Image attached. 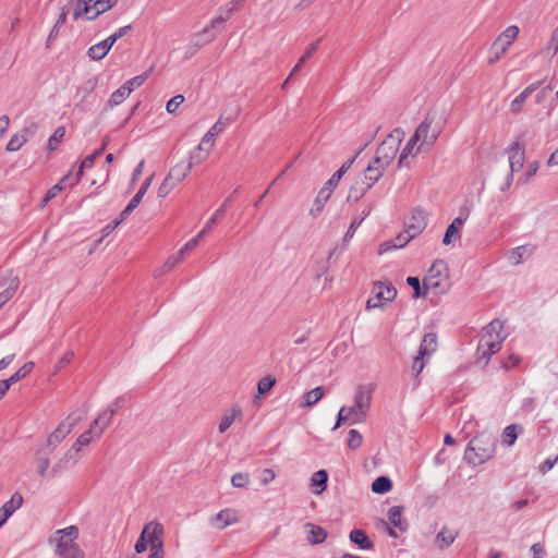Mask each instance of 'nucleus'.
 Wrapping results in <instances>:
<instances>
[{
	"label": "nucleus",
	"instance_id": "nucleus-58",
	"mask_svg": "<svg viewBox=\"0 0 558 558\" xmlns=\"http://www.w3.org/2000/svg\"><path fill=\"white\" fill-rule=\"evenodd\" d=\"M407 283L411 288H413V290H414V298L415 299H418V298L425 295V292L427 290H422L421 282H420V279L417 277H408L407 278Z\"/></svg>",
	"mask_w": 558,
	"mask_h": 558
},
{
	"label": "nucleus",
	"instance_id": "nucleus-23",
	"mask_svg": "<svg viewBox=\"0 0 558 558\" xmlns=\"http://www.w3.org/2000/svg\"><path fill=\"white\" fill-rule=\"evenodd\" d=\"M371 187L372 186H368V184L364 180L357 177L355 182L349 190L347 202H359Z\"/></svg>",
	"mask_w": 558,
	"mask_h": 558
},
{
	"label": "nucleus",
	"instance_id": "nucleus-9",
	"mask_svg": "<svg viewBox=\"0 0 558 558\" xmlns=\"http://www.w3.org/2000/svg\"><path fill=\"white\" fill-rule=\"evenodd\" d=\"M519 35V27L511 25L507 27L493 43L489 50V63L497 62L512 45L513 40Z\"/></svg>",
	"mask_w": 558,
	"mask_h": 558
},
{
	"label": "nucleus",
	"instance_id": "nucleus-19",
	"mask_svg": "<svg viewBox=\"0 0 558 558\" xmlns=\"http://www.w3.org/2000/svg\"><path fill=\"white\" fill-rule=\"evenodd\" d=\"M114 416V410L105 409L100 412L97 417L90 424L93 430H95V437L99 438L105 429L111 424Z\"/></svg>",
	"mask_w": 558,
	"mask_h": 558
},
{
	"label": "nucleus",
	"instance_id": "nucleus-55",
	"mask_svg": "<svg viewBox=\"0 0 558 558\" xmlns=\"http://www.w3.org/2000/svg\"><path fill=\"white\" fill-rule=\"evenodd\" d=\"M65 131L62 126L58 128L48 141V148L54 150L59 143L62 141Z\"/></svg>",
	"mask_w": 558,
	"mask_h": 558
},
{
	"label": "nucleus",
	"instance_id": "nucleus-26",
	"mask_svg": "<svg viewBox=\"0 0 558 558\" xmlns=\"http://www.w3.org/2000/svg\"><path fill=\"white\" fill-rule=\"evenodd\" d=\"M210 149L211 148H209V145L204 144L202 140L201 143L190 153V160L187 165H191L193 168L195 165L205 161L209 156Z\"/></svg>",
	"mask_w": 558,
	"mask_h": 558
},
{
	"label": "nucleus",
	"instance_id": "nucleus-37",
	"mask_svg": "<svg viewBox=\"0 0 558 558\" xmlns=\"http://www.w3.org/2000/svg\"><path fill=\"white\" fill-rule=\"evenodd\" d=\"M233 194L229 195L225 202L222 203V205L214 213V215L207 220L206 222V229H211L213 226L218 221L219 218H221L222 216H225V214L227 213L228 208L232 205L233 203Z\"/></svg>",
	"mask_w": 558,
	"mask_h": 558
},
{
	"label": "nucleus",
	"instance_id": "nucleus-30",
	"mask_svg": "<svg viewBox=\"0 0 558 558\" xmlns=\"http://www.w3.org/2000/svg\"><path fill=\"white\" fill-rule=\"evenodd\" d=\"M437 350V336L434 332H428L424 336L418 354L429 357Z\"/></svg>",
	"mask_w": 558,
	"mask_h": 558
},
{
	"label": "nucleus",
	"instance_id": "nucleus-42",
	"mask_svg": "<svg viewBox=\"0 0 558 558\" xmlns=\"http://www.w3.org/2000/svg\"><path fill=\"white\" fill-rule=\"evenodd\" d=\"M392 488V482L387 476H378L372 483V490L376 494H385L388 493Z\"/></svg>",
	"mask_w": 558,
	"mask_h": 558
},
{
	"label": "nucleus",
	"instance_id": "nucleus-35",
	"mask_svg": "<svg viewBox=\"0 0 558 558\" xmlns=\"http://www.w3.org/2000/svg\"><path fill=\"white\" fill-rule=\"evenodd\" d=\"M242 416V411L240 408H233L229 412H227L219 423L218 429L219 433L223 434L226 433L229 427L232 425V423L238 418Z\"/></svg>",
	"mask_w": 558,
	"mask_h": 558
},
{
	"label": "nucleus",
	"instance_id": "nucleus-57",
	"mask_svg": "<svg viewBox=\"0 0 558 558\" xmlns=\"http://www.w3.org/2000/svg\"><path fill=\"white\" fill-rule=\"evenodd\" d=\"M458 239H460V232H458V229L453 226H448L442 238V244L449 245Z\"/></svg>",
	"mask_w": 558,
	"mask_h": 558
},
{
	"label": "nucleus",
	"instance_id": "nucleus-17",
	"mask_svg": "<svg viewBox=\"0 0 558 558\" xmlns=\"http://www.w3.org/2000/svg\"><path fill=\"white\" fill-rule=\"evenodd\" d=\"M23 505V496L15 492L10 500L3 504V506L0 508V520L5 524V522L9 520V518L22 507Z\"/></svg>",
	"mask_w": 558,
	"mask_h": 558
},
{
	"label": "nucleus",
	"instance_id": "nucleus-47",
	"mask_svg": "<svg viewBox=\"0 0 558 558\" xmlns=\"http://www.w3.org/2000/svg\"><path fill=\"white\" fill-rule=\"evenodd\" d=\"M19 287V279L15 277L10 281L9 287L0 292V308L11 300Z\"/></svg>",
	"mask_w": 558,
	"mask_h": 558
},
{
	"label": "nucleus",
	"instance_id": "nucleus-45",
	"mask_svg": "<svg viewBox=\"0 0 558 558\" xmlns=\"http://www.w3.org/2000/svg\"><path fill=\"white\" fill-rule=\"evenodd\" d=\"M150 72H151V69H149L147 72H145L141 75H137V76H134V77L128 80L123 84V86H124V88H126L128 93L131 94L135 88L142 86L145 83V81L148 78Z\"/></svg>",
	"mask_w": 558,
	"mask_h": 558
},
{
	"label": "nucleus",
	"instance_id": "nucleus-64",
	"mask_svg": "<svg viewBox=\"0 0 558 558\" xmlns=\"http://www.w3.org/2000/svg\"><path fill=\"white\" fill-rule=\"evenodd\" d=\"M64 189V186L61 184V182H58L57 184H54L53 186H51L47 193H46V196L43 201V206H45L47 203H49L52 198H54L62 190Z\"/></svg>",
	"mask_w": 558,
	"mask_h": 558
},
{
	"label": "nucleus",
	"instance_id": "nucleus-13",
	"mask_svg": "<svg viewBox=\"0 0 558 558\" xmlns=\"http://www.w3.org/2000/svg\"><path fill=\"white\" fill-rule=\"evenodd\" d=\"M507 153L510 167L509 173H512L514 175V173L519 172L523 168L525 159L524 146L521 145L519 142H514L507 149Z\"/></svg>",
	"mask_w": 558,
	"mask_h": 558
},
{
	"label": "nucleus",
	"instance_id": "nucleus-44",
	"mask_svg": "<svg viewBox=\"0 0 558 558\" xmlns=\"http://www.w3.org/2000/svg\"><path fill=\"white\" fill-rule=\"evenodd\" d=\"M129 96L130 94L128 93L126 88H124V86L122 85L111 94L107 107H117L121 105Z\"/></svg>",
	"mask_w": 558,
	"mask_h": 558
},
{
	"label": "nucleus",
	"instance_id": "nucleus-11",
	"mask_svg": "<svg viewBox=\"0 0 558 558\" xmlns=\"http://www.w3.org/2000/svg\"><path fill=\"white\" fill-rule=\"evenodd\" d=\"M82 420L81 415L72 413L62 421L47 439V446L50 447V450L52 451Z\"/></svg>",
	"mask_w": 558,
	"mask_h": 558
},
{
	"label": "nucleus",
	"instance_id": "nucleus-41",
	"mask_svg": "<svg viewBox=\"0 0 558 558\" xmlns=\"http://www.w3.org/2000/svg\"><path fill=\"white\" fill-rule=\"evenodd\" d=\"M182 260L181 256L175 253L173 255H171L165 263L162 266H160L159 268H157L154 272V276L156 278L158 277H161L163 275H166L167 272H169L175 265H178L180 262Z\"/></svg>",
	"mask_w": 558,
	"mask_h": 558
},
{
	"label": "nucleus",
	"instance_id": "nucleus-40",
	"mask_svg": "<svg viewBox=\"0 0 558 558\" xmlns=\"http://www.w3.org/2000/svg\"><path fill=\"white\" fill-rule=\"evenodd\" d=\"M109 51H110V48L102 41H99V43L93 45L88 49L87 56L92 60L99 61V60L104 59L108 54Z\"/></svg>",
	"mask_w": 558,
	"mask_h": 558
},
{
	"label": "nucleus",
	"instance_id": "nucleus-29",
	"mask_svg": "<svg viewBox=\"0 0 558 558\" xmlns=\"http://www.w3.org/2000/svg\"><path fill=\"white\" fill-rule=\"evenodd\" d=\"M304 527L308 533L307 542L312 545L320 544L327 537V532L322 526L315 525L313 523H306Z\"/></svg>",
	"mask_w": 558,
	"mask_h": 558
},
{
	"label": "nucleus",
	"instance_id": "nucleus-27",
	"mask_svg": "<svg viewBox=\"0 0 558 558\" xmlns=\"http://www.w3.org/2000/svg\"><path fill=\"white\" fill-rule=\"evenodd\" d=\"M332 192H333V190H331L330 187H328L326 185H324L320 189L316 199L314 201V205H313V207L311 209V215L313 217H317L322 213V210L324 209L326 203L330 198Z\"/></svg>",
	"mask_w": 558,
	"mask_h": 558
},
{
	"label": "nucleus",
	"instance_id": "nucleus-56",
	"mask_svg": "<svg viewBox=\"0 0 558 558\" xmlns=\"http://www.w3.org/2000/svg\"><path fill=\"white\" fill-rule=\"evenodd\" d=\"M248 481H250L248 474L242 473V472H238V473L233 474L231 477V484L233 487H236V488L245 487L248 484Z\"/></svg>",
	"mask_w": 558,
	"mask_h": 558
},
{
	"label": "nucleus",
	"instance_id": "nucleus-54",
	"mask_svg": "<svg viewBox=\"0 0 558 558\" xmlns=\"http://www.w3.org/2000/svg\"><path fill=\"white\" fill-rule=\"evenodd\" d=\"M276 384V379L271 376H266V377H263L258 383H257V391H258V395H265Z\"/></svg>",
	"mask_w": 558,
	"mask_h": 558
},
{
	"label": "nucleus",
	"instance_id": "nucleus-50",
	"mask_svg": "<svg viewBox=\"0 0 558 558\" xmlns=\"http://www.w3.org/2000/svg\"><path fill=\"white\" fill-rule=\"evenodd\" d=\"M319 40L310 45L305 50L304 54L300 58L293 70L291 71V75H294L301 66L316 52L318 49Z\"/></svg>",
	"mask_w": 558,
	"mask_h": 558
},
{
	"label": "nucleus",
	"instance_id": "nucleus-12",
	"mask_svg": "<svg viewBox=\"0 0 558 558\" xmlns=\"http://www.w3.org/2000/svg\"><path fill=\"white\" fill-rule=\"evenodd\" d=\"M163 526L156 522L150 521L145 524L142 534L146 537V541L150 544L149 551H154V548H159V551H163Z\"/></svg>",
	"mask_w": 558,
	"mask_h": 558
},
{
	"label": "nucleus",
	"instance_id": "nucleus-48",
	"mask_svg": "<svg viewBox=\"0 0 558 558\" xmlns=\"http://www.w3.org/2000/svg\"><path fill=\"white\" fill-rule=\"evenodd\" d=\"M34 368V362H27L23 366H21L13 375H11L8 379L12 385L16 384L19 380L25 378Z\"/></svg>",
	"mask_w": 558,
	"mask_h": 558
},
{
	"label": "nucleus",
	"instance_id": "nucleus-49",
	"mask_svg": "<svg viewBox=\"0 0 558 558\" xmlns=\"http://www.w3.org/2000/svg\"><path fill=\"white\" fill-rule=\"evenodd\" d=\"M37 472L40 476H44L49 469L50 459L48 453H44L41 450L36 452Z\"/></svg>",
	"mask_w": 558,
	"mask_h": 558
},
{
	"label": "nucleus",
	"instance_id": "nucleus-43",
	"mask_svg": "<svg viewBox=\"0 0 558 558\" xmlns=\"http://www.w3.org/2000/svg\"><path fill=\"white\" fill-rule=\"evenodd\" d=\"M417 146H418L417 143H413L412 137H411L400 154V157L398 160L400 168L407 166V159L409 156L414 157L418 153V151H416Z\"/></svg>",
	"mask_w": 558,
	"mask_h": 558
},
{
	"label": "nucleus",
	"instance_id": "nucleus-46",
	"mask_svg": "<svg viewBox=\"0 0 558 558\" xmlns=\"http://www.w3.org/2000/svg\"><path fill=\"white\" fill-rule=\"evenodd\" d=\"M96 158H97V156L95 155V153H93L82 160V162L78 167V170L76 172V175L73 179V181L71 182V185L76 184L81 180L85 169H89L94 166Z\"/></svg>",
	"mask_w": 558,
	"mask_h": 558
},
{
	"label": "nucleus",
	"instance_id": "nucleus-14",
	"mask_svg": "<svg viewBox=\"0 0 558 558\" xmlns=\"http://www.w3.org/2000/svg\"><path fill=\"white\" fill-rule=\"evenodd\" d=\"M234 117H220L216 123L202 137L204 144H208L213 148L216 136L221 133L232 121Z\"/></svg>",
	"mask_w": 558,
	"mask_h": 558
},
{
	"label": "nucleus",
	"instance_id": "nucleus-63",
	"mask_svg": "<svg viewBox=\"0 0 558 558\" xmlns=\"http://www.w3.org/2000/svg\"><path fill=\"white\" fill-rule=\"evenodd\" d=\"M38 124L36 122H27L20 131V134L23 135V137H25L26 141H28L36 134Z\"/></svg>",
	"mask_w": 558,
	"mask_h": 558
},
{
	"label": "nucleus",
	"instance_id": "nucleus-5",
	"mask_svg": "<svg viewBox=\"0 0 558 558\" xmlns=\"http://www.w3.org/2000/svg\"><path fill=\"white\" fill-rule=\"evenodd\" d=\"M243 1L244 0H233L221 7L220 12H225L226 15H220L216 19H213L208 27L204 28L201 33L194 36L193 45L195 47H202L205 44L214 40L215 35L211 34L210 31L216 28L218 25L222 24L233 12L238 11Z\"/></svg>",
	"mask_w": 558,
	"mask_h": 558
},
{
	"label": "nucleus",
	"instance_id": "nucleus-22",
	"mask_svg": "<svg viewBox=\"0 0 558 558\" xmlns=\"http://www.w3.org/2000/svg\"><path fill=\"white\" fill-rule=\"evenodd\" d=\"M414 236L408 231L404 230L400 234H398L393 240L385 242L380 245V253L387 252L389 250L402 248L405 246Z\"/></svg>",
	"mask_w": 558,
	"mask_h": 558
},
{
	"label": "nucleus",
	"instance_id": "nucleus-8",
	"mask_svg": "<svg viewBox=\"0 0 558 558\" xmlns=\"http://www.w3.org/2000/svg\"><path fill=\"white\" fill-rule=\"evenodd\" d=\"M397 296L396 288L390 283L375 282L372 288V296L366 302L368 311L383 308L385 304L392 302Z\"/></svg>",
	"mask_w": 558,
	"mask_h": 558
},
{
	"label": "nucleus",
	"instance_id": "nucleus-60",
	"mask_svg": "<svg viewBox=\"0 0 558 558\" xmlns=\"http://www.w3.org/2000/svg\"><path fill=\"white\" fill-rule=\"evenodd\" d=\"M349 436L348 445L351 449H357L362 446L363 437L356 429H351Z\"/></svg>",
	"mask_w": 558,
	"mask_h": 558
},
{
	"label": "nucleus",
	"instance_id": "nucleus-7",
	"mask_svg": "<svg viewBox=\"0 0 558 558\" xmlns=\"http://www.w3.org/2000/svg\"><path fill=\"white\" fill-rule=\"evenodd\" d=\"M400 143V132L395 130L377 147L376 154L373 157L374 163H379L387 168L396 158Z\"/></svg>",
	"mask_w": 558,
	"mask_h": 558
},
{
	"label": "nucleus",
	"instance_id": "nucleus-10",
	"mask_svg": "<svg viewBox=\"0 0 558 558\" xmlns=\"http://www.w3.org/2000/svg\"><path fill=\"white\" fill-rule=\"evenodd\" d=\"M439 131L437 129L432 130V120L426 118L415 130L414 134L411 136L413 143H417L416 151H420L421 148L426 147L430 148L437 141Z\"/></svg>",
	"mask_w": 558,
	"mask_h": 558
},
{
	"label": "nucleus",
	"instance_id": "nucleus-59",
	"mask_svg": "<svg viewBox=\"0 0 558 558\" xmlns=\"http://www.w3.org/2000/svg\"><path fill=\"white\" fill-rule=\"evenodd\" d=\"M184 102L183 95L173 96L166 105V110L168 113H174L178 108Z\"/></svg>",
	"mask_w": 558,
	"mask_h": 558
},
{
	"label": "nucleus",
	"instance_id": "nucleus-2",
	"mask_svg": "<svg viewBox=\"0 0 558 558\" xmlns=\"http://www.w3.org/2000/svg\"><path fill=\"white\" fill-rule=\"evenodd\" d=\"M497 441L492 432L483 430L473 437L464 452V459L474 466L490 460L496 452Z\"/></svg>",
	"mask_w": 558,
	"mask_h": 558
},
{
	"label": "nucleus",
	"instance_id": "nucleus-3",
	"mask_svg": "<svg viewBox=\"0 0 558 558\" xmlns=\"http://www.w3.org/2000/svg\"><path fill=\"white\" fill-rule=\"evenodd\" d=\"M507 338L504 323L499 319L492 320L485 328L477 345V353L482 360L488 361L497 353Z\"/></svg>",
	"mask_w": 558,
	"mask_h": 558
},
{
	"label": "nucleus",
	"instance_id": "nucleus-15",
	"mask_svg": "<svg viewBox=\"0 0 558 558\" xmlns=\"http://www.w3.org/2000/svg\"><path fill=\"white\" fill-rule=\"evenodd\" d=\"M386 167L379 163H374V159H372L366 167V169L359 177L364 180L368 186H373L376 182L380 180Z\"/></svg>",
	"mask_w": 558,
	"mask_h": 558
},
{
	"label": "nucleus",
	"instance_id": "nucleus-16",
	"mask_svg": "<svg viewBox=\"0 0 558 558\" xmlns=\"http://www.w3.org/2000/svg\"><path fill=\"white\" fill-rule=\"evenodd\" d=\"M153 179H154V174H151L144 181V183L142 184V186L135 194V196L129 202L126 207L122 210L121 219H125L128 216H130L131 213L140 205L141 201L143 199L144 195L146 194L147 190L149 189V186L153 182Z\"/></svg>",
	"mask_w": 558,
	"mask_h": 558
},
{
	"label": "nucleus",
	"instance_id": "nucleus-31",
	"mask_svg": "<svg viewBox=\"0 0 558 558\" xmlns=\"http://www.w3.org/2000/svg\"><path fill=\"white\" fill-rule=\"evenodd\" d=\"M388 520L389 522L401 532H405L408 529V523L402 517V507L393 506L388 510Z\"/></svg>",
	"mask_w": 558,
	"mask_h": 558
},
{
	"label": "nucleus",
	"instance_id": "nucleus-21",
	"mask_svg": "<svg viewBox=\"0 0 558 558\" xmlns=\"http://www.w3.org/2000/svg\"><path fill=\"white\" fill-rule=\"evenodd\" d=\"M328 472L326 470L316 471L310 481V487L315 495H320L327 489Z\"/></svg>",
	"mask_w": 558,
	"mask_h": 558
},
{
	"label": "nucleus",
	"instance_id": "nucleus-53",
	"mask_svg": "<svg viewBox=\"0 0 558 558\" xmlns=\"http://www.w3.org/2000/svg\"><path fill=\"white\" fill-rule=\"evenodd\" d=\"M26 142L25 137L17 132L11 136L5 149L8 151H17Z\"/></svg>",
	"mask_w": 558,
	"mask_h": 558
},
{
	"label": "nucleus",
	"instance_id": "nucleus-33",
	"mask_svg": "<svg viewBox=\"0 0 558 558\" xmlns=\"http://www.w3.org/2000/svg\"><path fill=\"white\" fill-rule=\"evenodd\" d=\"M357 155L353 156L352 158H350L349 160H347L332 175L331 178L326 182V186L330 187L331 190H333L338 183L340 182V180L342 179V177L347 173V171L351 168V166L353 165V162L355 161V158H356Z\"/></svg>",
	"mask_w": 558,
	"mask_h": 558
},
{
	"label": "nucleus",
	"instance_id": "nucleus-25",
	"mask_svg": "<svg viewBox=\"0 0 558 558\" xmlns=\"http://www.w3.org/2000/svg\"><path fill=\"white\" fill-rule=\"evenodd\" d=\"M457 537L458 532L451 531L448 527L442 526V529L437 533L435 537V545L439 549H446L453 544Z\"/></svg>",
	"mask_w": 558,
	"mask_h": 558
},
{
	"label": "nucleus",
	"instance_id": "nucleus-6",
	"mask_svg": "<svg viewBox=\"0 0 558 558\" xmlns=\"http://www.w3.org/2000/svg\"><path fill=\"white\" fill-rule=\"evenodd\" d=\"M424 290L445 293L448 289L447 266L442 260H436L427 271L423 281Z\"/></svg>",
	"mask_w": 558,
	"mask_h": 558
},
{
	"label": "nucleus",
	"instance_id": "nucleus-51",
	"mask_svg": "<svg viewBox=\"0 0 558 558\" xmlns=\"http://www.w3.org/2000/svg\"><path fill=\"white\" fill-rule=\"evenodd\" d=\"M93 438H96L95 430H93L92 426H89L88 430L78 436L75 444L73 445V449L80 451L82 447L88 446Z\"/></svg>",
	"mask_w": 558,
	"mask_h": 558
},
{
	"label": "nucleus",
	"instance_id": "nucleus-61",
	"mask_svg": "<svg viewBox=\"0 0 558 558\" xmlns=\"http://www.w3.org/2000/svg\"><path fill=\"white\" fill-rule=\"evenodd\" d=\"M363 221H364V217H355L352 220L351 225L349 226V228L344 234V241H350L354 236L355 231L362 225Z\"/></svg>",
	"mask_w": 558,
	"mask_h": 558
},
{
	"label": "nucleus",
	"instance_id": "nucleus-4",
	"mask_svg": "<svg viewBox=\"0 0 558 558\" xmlns=\"http://www.w3.org/2000/svg\"><path fill=\"white\" fill-rule=\"evenodd\" d=\"M374 390L375 385L371 383L360 385L355 389L354 404L349 407V412L354 416V422H364L367 417Z\"/></svg>",
	"mask_w": 558,
	"mask_h": 558
},
{
	"label": "nucleus",
	"instance_id": "nucleus-28",
	"mask_svg": "<svg viewBox=\"0 0 558 558\" xmlns=\"http://www.w3.org/2000/svg\"><path fill=\"white\" fill-rule=\"evenodd\" d=\"M71 5L73 7L74 20H78L82 16H85L87 20H94L88 0H71Z\"/></svg>",
	"mask_w": 558,
	"mask_h": 558
},
{
	"label": "nucleus",
	"instance_id": "nucleus-36",
	"mask_svg": "<svg viewBox=\"0 0 558 558\" xmlns=\"http://www.w3.org/2000/svg\"><path fill=\"white\" fill-rule=\"evenodd\" d=\"M522 430H523V427L521 425H518V424L508 425L504 429V433H502V444L511 447L512 445H514V442L519 436V433H521Z\"/></svg>",
	"mask_w": 558,
	"mask_h": 558
},
{
	"label": "nucleus",
	"instance_id": "nucleus-38",
	"mask_svg": "<svg viewBox=\"0 0 558 558\" xmlns=\"http://www.w3.org/2000/svg\"><path fill=\"white\" fill-rule=\"evenodd\" d=\"M89 7L93 10V16L96 19L98 15L111 9L117 0H88Z\"/></svg>",
	"mask_w": 558,
	"mask_h": 558
},
{
	"label": "nucleus",
	"instance_id": "nucleus-62",
	"mask_svg": "<svg viewBox=\"0 0 558 558\" xmlns=\"http://www.w3.org/2000/svg\"><path fill=\"white\" fill-rule=\"evenodd\" d=\"M175 186L177 184L173 181H171L168 177H166L158 189V196L166 197Z\"/></svg>",
	"mask_w": 558,
	"mask_h": 558
},
{
	"label": "nucleus",
	"instance_id": "nucleus-20",
	"mask_svg": "<svg viewBox=\"0 0 558 558\" xmlns=\"http://www.w3.org/2000/svg\"><path fill=\"white\" fill-rule=\"evenodd\" d=\"M426 227V218L422 210H416L412 214L407 222V230L415 238Z\"/></svg>",
	"mask_w": 558,
	"mask_h": 558
},
{
	"label": "nucleus",
	"instance_id": "nucleus-52",
	"mask_svg": "<svg viewBox=\"0 0 558 558\" xmlns=\"http://www.w3.org/2000/svg\"><path fill=\"white\" fill-rule=\"evenodd\" d=\"M350 422L351 424H360L361 422H354V416L350 414L349 407H341L338 413L336 425L332 430L339 428L343 423Z\"/></svg>",
	"mask_w": 558,
	"mask_h": 558
},
{
	"label": "nucleus",
	"instance_id": "nucleus-1",
	"mask_svg": "<svg viewBox=\"0 0 558 558\" xmlns=\"http://www.w3.org/2000/svg\"><path fill=\"white\" fill-rule=\"evenodd\" d=\"M80 532L76 525L56 530L47 543L57 558H85V553L76 543Z\"/></svg>",
	"mask_w": 558,
	"mask_h": 558
},
{
	"label": "nucleus",
	"instance_id": "nucleus-24",
	"mask_svg": "<svg viewBox=\"0 0 558 558\" xmlns=\"http://www.w3.org/2000/svg\"><path fill=\"white\" fill-rule=\"evenodd\" d=\"M539 83H533L522 90L510 104V110L513 113H519L525 104L526 99L537 89Z\"/></svg>",
	"mask_w": 558,
	"mask_h": 558
},
{
	"label": "nucleus",
	"instance_id": "nucleus-18",
	"mask_svg": "<svg viewBox=\"0 0 558 558\" xmlns=\"http://www.w3.org/2000/svg\"><path fill=\"white\" fill-rule=\"evenodd\" d=\"M239 520L238 512L233 509L220 510L211 520V524L219 530L236 523Z\"/></svg>",
	"mask_w": 558,
	"mask_h": 558
},
{
	"label": "nucleus",
	"instance_id": "nucleus-39",
	"mask_svg": "<svg viewBox=\"0 0 558 558\" xmlns=\"http://www.w3.org/2000/svg\"><path fill=\"white\" fill-rule=\"evenodd\" d=\"M325 395L323 387L318 386L304 393V402L301 407H313Z\"/></svg>",
	"mask_w": 558,
	"mask_h": 558
},
{
	"label": "nucleus",
	"instance_id": "nucleus-34",
	"mask_svg": "<svg viewBox=\"0 0 558 558\" xmlns=\"http://www.w3.org/2000/svg\"><path fill=\"white\" fill-rule=\"evenodd\" d=\"M349 538L352 543L356 544L361 549H371L373 543L369 541L366 533L361 529H354L350 532Z\"/></svg>",
	"mask_w": 558,
	"mask_h": 558
},
{
	"label": "nucleus",
	"instance_id": "nucleus-32",
	"mask_svg": "<svg viewBox=\"0 0 558 558\" xmlns=\"http://www.w3.org/2000/svg\"><path fill=\"white\" fill-rule=\"evenodd\" d=\"M191 170V165L181 162L171 168L167 177L178 185L183 179L187 177Z\"/></svg>",
	"mask_w": 558,
	"mask_h": 558
}]
</instances>
